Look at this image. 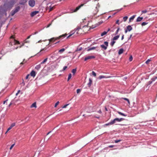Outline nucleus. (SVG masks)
Here are the masks:
<instances>
[{
  "label": "nucleus",
  "mask_w": 157,
  "mask_h": 157,
  "mask_svg": "<svg viewBox=\"0 0 157 157\" xmlns=\"http://www.w3.org/2000/svg\"><path fill=\"white\" fill-rule=\"evenodd\" d=\"M96 26L95 25H91L90 23H88L87 25H85L83 27L82 29L85 33L87 32L91 29L95 28Z\"/></svg>",
  "instance_id": "nucleus-1"
},
{
  "label": "nucleus",
  "mask_w": 157,
  "mask_h": 157,
  "mask_svg": "<svg viewBox=\"0 0 157 157\" xmlns=\"http://www.w3.org/2000/svg\"><path fill=\"white\" fill-rule=\"evenodd\" d=\"M67 34H63L62 35L60 36H59L58 37H53L50 39L48 40L49 41V43H54L55 42L56 40H59L60 39H63L67 36Z\"/></svg>",
  "instance_id": "nucleus-2"
},
{
  "label": "nucleus",
  "mask_w": 157,
  "mask_h": 157,
  "mask_svg": "<svg viewBox=\"0 0 157 157\" xmlns=\"http://www.w3.org/2000/svg\"><path fill=\"white\" fill-rule=\"evenodd\" d=\"M98 12V10L97 7L95 9V10H94V11H93V15L94 16H95L96 17H99L101 15L103 14V13H98V15H97V13Z\"/></svg>",
  "instance_id": "nucleus-3"
},
{
  "label": "nucleus",
  "mask_w": 157,
  "mask_h": 157,
  "mask_svg": "<svg viewBox=\"0 0 157 157\" xmlns=\"http://www.w3.org/2000/svg\"><path fill=\"white\" fill-rule=\"evenodd\" d=\"M20 6L17 7L14 10L11 11L10 14L11 16H13L17 12L20 10Z\"/></svg>",
  "instance_id": "nucleus-4"
},
{
  "label": "nucleus",
  "mask_w": 157,
  "mask_h": 157,
  "mask_svg": "<svg viewBox=\"0 0 157 157\" xmlns=\"http://www.w3.org/2000/svg\"><path fill=\"white\" fill-rule=\"evenodd\" d=\"M108 46V42L107 41H105L104 42V44L101 45L100 47L103 50H106Z\"/></svg>",
  "instance_id": "nucleus-5"
},
{
  "label": "nucleus",
  "mask_w": 157,
  "mask_h": 157,
  "mask_svg": "<svg viewBox=\"0 0 157 157\" xmlns=\"http://www.w3.org/2000/svg\"><path fill=\"white\" fill-rule=\"evenodd\" d=\"M35 4V1L34 0H29V4L31 7H33Z\"/></svg>",
  "instance_id": "nucleus-6"
},
{
  "label": "nucleus",
  "mask_w": 157,
  "mask_h": 157,
  "mask_svg": "<svg viewBox=\"0 0 157 157\" xmlns=\"http://www.w3.org/2000/svg\"><path fill=\"white\" fill-rule=\"evenodd\" d=\"M95 58V57L94 56H88L86 57L84 59L85 61H86L88 59H94Z\"/></svg>",
  "instance_id": "nucleus-7"
},
{
  "label": "nucleus",
  "mask_w": 157,
  "mask_h": 157,
  "mask_svg": "<svg viewBox=\"0 0 157 157\" xmlns=\"http://www.w3.org/2000/svg\"><path fill=\"white\" fill-rule=\"evenodd\" d=\"M39 12L38 11H35L32 12L31 14L30 15L31 17H33L35 15H36L37 14L39 13Z\"/></svg>",
  "instance_id": "nucleus-8"
},
{
  "label": "nucleus",
  "mask_w": 157,
  "mask_h": 157,
  "mask_svg": "<svg viewBox=\"0 0 157 157\" xmlns=\"http://www.w3.org/2000/svg\"><path fill=\"white\" fill-rule=\"evenodd\" d=\"M84 5V4H82L78 6L77 7L76 9L74 10V12H76L82 6H83Z\"/></svg>",
  "instance_id": "nucleus-9"
},
{
  "label": "nucleus",
  "mask_w": 157,
  "mask_h": 157,
  "mask_svg": "<svg viewBox=\"0 0 157 157\" xmlns=\"http://www.w3.org/2000/svg\"><path fill=\"white\" fill-rule=\"evenodd\" d=\"M80 30H81V28L79 27H77L75 29V32H74L73 33H75V32H76V34H79L78 32V31Z\"/></svg>",
  "instance_id": "nucleus-10"
},
{
  "label": "nucleus",
  "mask_w": 157,
  "mask_h": 157,
  "mask_svg": "<svg viewBox=\"0 0 157 157\" xmlns=\"http://www.w3.org/2000/svg\"><path fill=\"white\" fill-rule=\"evenodd\" d=\"M31 36H32V35H30V36H28L27 37V38L24 40V43L22 44V45L21 46L24 45V43H29V42H30L29 41L27 40V39H29L30 37Z\"/></svg>",
  "instance_id": "nucleus-11"
},
{
  "label": "nucleus",
  "mask_w": 157,
  "mask_h": 157,
  "mask_svg": "<svg viewBox=\"0 0 157 157\" xmlns=\"http://www.w3.org/2000/svg\"><path fill=\"white\" fill-rule=\"evenodd\" d=\"M27 2V0H21L19 4L21 5H24Z\"/></svg>",
  "instance_id": "nucleus-12"
},
{
  "label": "nucleus",
  "mask_w": 157,
  "mask_h": 157,
  "mask_svg": "<svg viewBox=\"0 0 157 157\" xmlns=\"http://www.w3.org/2000/svg\"><path fill=\"white\" fill-rule=\"evenodd\" d=\"M111 77L110 76H109L108 77H106L104 75H100L98 77L99 79H101L103 78H110Z\"/></svg>",
  "instance_id": "nucleus-13"
},
{
  "label": "nucleus",
  "mask_w": 157,
  "mask_h": 157,
  "mask_svg": "<svg viewBox=\"0 0 157 157\" xmlns=\"http://www.w3.org/2000/svg\"><path fill=\"white\" fill-rule=\"evenodd\" d=\"M36 74L35 72L33 70L31 71L30 74L31 76L33 77H34L35 76Z\"/></svg>",
  "instance_id": "nucleus-14"
},
{
  "label": "nucleus",
  "mask_w": 157,
  "mask_h": 157,
  "mask_svg": "<svg viewBox=\"0 0 157 157\" xmlns=\"http://www.w3.org/2000/svg\"><path fill=\"white\" fill-rule=\"evenodd\" d=\"M92 81L90 78L89 79V82L88 83V85L89 87H90L92 83Z\"/></svg>",
  "instance_id": "nucleus-15"
},
{
  "label": "nucleus",
  "mask_w": 157,
  "mask_h": 157,
  "mask_svg": "<svg viewBox=\"0 0 157 157\" xmlns=\"http://www.w3.org/2000/svg\"><path fill=\"white\" fill-rule=\"evenodd\" d=\"M115 119L116 121L120 122L124 120V119L123 118H115Z\"/></svg>",
  "instance_id": "nucleus-16"
},
{
  "label": "nucleus",
  "mask_w": 157,
  "mask_h": 157,
  "mask_svg": "<svg viewBox=\"0 0 157 157\" xmlns=\"http://www.w3.org/2000/svg\"><path fill=\"white\" fill-rule=\"evenodd\" d=\"M30 108H36V102H34L30 106Z\"/></svg>",
  "instance_id": "nucleus-17"
},
{
  "label": "nucleus",
  "mask_w": 157,
  "mask_h": 157,
  "mask_svg": "<svg viewBox=\"0 0 157 157\" xmlns=\"http://www.w3.org/2000/svg\"><path fill=\"white\" fill-rule=\"evenodd\" d=\"M136 16L135 15H134L132 16V17H131L129 19V22H131L132 21L134 18H135V17Z\"/></svg>",
  "instance_id": "nucleus-18"
},
{
  "label": "nucleus",
  "mask_w": 157,
  "mask_h": 157,
  "mask_svg": "<svg viewBox=\"0 0 157 157\" xmlns=\"http://www.w3.org/2000/svg\"><path fill=\"white\" fill-rule=\"evenodd\" d=\"M127 29L128 31H130L132 29V28L131 25H128L127 27Z\"/></svg>",
  "instance_id": "nucleus-19"
},
{
  "label": "nucleus",
  "mask_w": 157,
  "mask_h": 157,
  "mask_svg": "<svg viewBox=\"0 0 157 157\" xmlns=\"http://www.w3.org/2000/svg\"><path fill=\"white\" fill-rule=\"evenodd\" d=\"M143 19V17H138L136 19V21L137 22L140 21Z\"/></svg>",
  "instance_id": "nucleus-20"
},
{
  "label": "nucleus",
  "mask_w": 157,
  "mask_h": 157,
  "mask_svg": "<svg viewBox=\"0 0 157 157\" xmlns=\"http://www.w3.org/2000/svg\"><path fill=\"white\" fill-rule=\"evenodd\" d=\"M124 52V50L122 49H121L119 50L118 53L119 55L122 54Z\"/></svg>",
  "instance_id": "nucleus-21"
},
{
  "label": "nucleus",
  "mask_w": 157,
  "mask_h": 157,
  "mask_svg": "<svg viewBox=\"0 0 157 157\" xmlns=\"http://www.w3.org/2000/svg\"><path fill=\"white\" fill-rule=\"evenodd\" d=\"M41 67L40 64H39L36 66L35 68L37 70H38Z\"/></svg>",
  "instance_id": "nucleus-22"
},
{
  "label": "nucleus",
  "mask_w": 157,
  "mask_h": 157,
  "mask_svg": "<svg viewBox=\"0 0 157 157\" xmlns=\"http://www.w3.org/2000/svg\"><path fill=\"white\" fill-rule=\"evenodd\" d=\"M117 113H118L120 115H122V116H125V117H126L127 116L126 115H125L123 113H122L121 112H120L118 111Z\"/></svg>",
  "instance_id": "nucleus-23"
},
{
  "label": "nucleus",
  "mask_w": 157,
  "mask_h": 157,
  "mask_svg": "<svg viewBox=\"0 0 157 157\" xmlns=\"http://www.w3.org/2000/svg\"><path fill=\"white\" fill-rule=\"evenodd\" d=\"M119 37V35H117V36H114L113 38V40H114L118 39V38Z\"/></svg>",
  "instance_id": "nucleus-24"
},
{
  "label": "nucleus",
  "mask_w": 157,
  "mask_h": 157,
  "mask_svg": "<svg viewBox=\"0 0 157 157\" xmlns=\"http://www.w3.org/2000/svg\"><path fill=\"white\" fill-rule=\"evenodd\" d=\"M116 122V120H115V119L111 121L110 122V124H113L114 123H115Z\"/></svg>",
  "instance_id": "nucleus-25"
},
{
  "label": "nucleus",
  "mask_w": 157,
  "mask_h": 157,
  "mask_svg": "<svg viewBox=\"0 0 157 157\" xmlns=\"http://www.w3.org/2000/svg\"><path fill=\"white\" fill-rule=\"evenodd\" d=\"M107 33V32H106V31H104V32L101 33V36H102L104 35H106Z\"/></svg>",
  "instance_id": "nucleus-26"
},
{
  "label": "nucleus",
  "mask_w": 157,
  "mask_h": 157,
  "mask_svg": "<svg viewBox=\"0 0 157 157\" xmlns=\"http://www.w3.org/2000/svg\"><path fill=\"white\" fill-rule=\"evenodd\" d=\"M76 71V69H74L72 70L71 72L73 73V75L75 74Z\"/></svg>",
  "instance_id": "nucleus-27"
},
{
  "label": "nucleus",
  "mask_w": 157,
  "mask_h": 157,
  "mask_svg": "<svg viewBox=\"0 0 157 157\" xmlns=\"http://www.w3.org/2000/svg\"><path fill=\"white\" fill-rule=\"evenodd\" d=\"M65 50V49L64 48H63L59 50V52H60V53H62V52H64Z\"/></svg>",
  "instance_id": "nucleus-28"
},
{
  "label": "nucleus",
  "mask_w": 157,
  "mask_h": 157,
  "mask_svg": "<svg viewBox=\"0 0 157 157\" xmlns=\"http://www.w3.org/2000/svg\"><path fill=\"white\" fill-rule=\"evenodd\" d=\"M26 62H27L26 60H25V59H24V60H23V61L22 62H21V63L20 64L21 65H23L24 63H26Z\"/></svg>",
  "instance_id": "nucleus-29"
},
{
  "label": "nucleus",
  "mask_w": 157,
  "mask_h": 157,
  "mask_svg": "<svg viewBox=\"0 0 157 157\" xmlns=\"http://www.w3.org/2000/svg\"><path fill=\"white\" fill-rule=\"evenodd\" d=\"M48 58L45 59L40 64H43L45 63L47 60Z\"/></svg>",
  "instance_id": "nucleus-30"
},
{
  "label": "nucleus",
  "mask_w": 157,
  "mask_h": 157,
  "mask_svg": "<svg viewBox=\"0 0 157 157\" xmlns=\"http://www.w3.org/2000/svg\"><path fill=\"white\" fill-rule=\"evenodd\" d=\"M122 98L124 99V100L127 101L128 104L129 105L130 104V102L128 99L126 98Z\"/></svg>",
  "instance_id": "nucleus-31"
},
{
  "label": "nucleus",
  "mask_w": 157,
  "mask_h": 157,
  "mask_svg": "<svg viewBox=\"0 0 157 157\" xmlns=\"http://www.w3.org/2000/svg\"><path fill=\"white\" fill-rule=\"evenodd\" d=\"M115 43V41H114L113 40L112 41L111 43H110V45H111L113 47V46L114 44Z\"/></svg>",
  "instance_id": "nucleus-32"
},
{
  "label": "nucleus",
  "mask_w": 157,
  "mask_h": 157,
  "mask_svg": "<svg viewBox=\"0 0 157 157\" xmlns=\"http://www.w3.org/2000/svg\"><path fill=\"white\" fill-rule=\"evenodd\" d=\"M128 18V17L127 16H125L123 18V19L124 21L125 22L126 21Z\"/></svg>",
  "instance_id": "nucleus-33"
},
{
  "label": "nucleus",
  "mask_w": 157,
  "mask_h": 157,
  "mask_svg": "<svg viewBox=\"0 0 157 157\" xmlns=\"http://www.w3.org/2000/svg\"><path fill=\"white\" fill-rule=\"evenodd\" d=\"M71 77V74H69L68 75V78L67 79V81H68Z\"/></svg>",
  "instance_id": "nucleus-34"
},
{
  "label": "nucleus",
  "mask_w": 157,
  "mask_h": 157,
  "mask_svg": "<svg viewBox=\"0 0 157 157\" xmlns=\"http://www.w3.org/2000/svg\"><path fill=\"white\" fill-rule=\"evenodd\" d=\"M54 6H53V7H51V6H50V8H49V12L51 11L52 10H53L54 9Z\"/></svg>",
  "instance_id": "nucleus-35"
},
{
  "label": "nucleus",
  "mask_w": 157,
  "mask_h": 157,
  "mask_svg": "<svg viewBox=\"0 0 157 157\" xmlns=\"http://www.w3.org/2000/svg\"><path fill=\"white\" fill-rule=\"evenodd\" d=\"M151 61V59H148L146 61L145 63L147 64H148Z\"/></svg>",
  "instance_id": "nucleus-36"
},
{
  "label": "nucleus",
  "mask_w": 157,
  "mask_h": 157,
  "mask_svg": "<svg viewBox=\"0 0 157 157\" xmlns=\"http://www.w3.org/2000/svg\"><path fill=\"white\" fill-rule=\"evenodd\" d=\"M82 48L80 47H78L77 49V51H80L82 50Z\"/></svg>",
  "instance_id": "nucleus-37"
},
{
  "label": "nucleus",
  "mask_w": 157,
  "mask_h": 157,
  "mask_svg": "<svg viewBox=\"0 0 157 157\" xmlns=\"http://www.w3.org/2000/svg\"><path fill=\"white\" fill-rule=\"evenodd\" d=\"M95 48V47H92V48H89V49H88L87 50H88V51H91L92 50H94V49Z\"/></svg>",
  "instance_id": "nucleus-38"
},
{
  "label": "nucleus",
  "mask_w": 157,
  "mask_h": 157,
  "mask_svg": "<svg viewBox=\"0 0 157 157\" xmlns=\"http://www.w3.org/2000/svg\"><path fill=\"white\" fill-rule=\"evenodd\" d=\"M92 75H94V77H96V73L94 71H92Z\"/></svg>",
  "instance_id": "nucleus-39"
},
{
  "label": "nucleus",
  "mask_w": 157,
  "mask_h": 157,
  "mask_svg": "<svg viewBox=\"0 0 157 157\" xmlns=\"http://www.w3.org/2000/svg\"><path fill=\"white\" fill-rule=\"evenodd\" d=\"M147 23H146L145 22H143L142 23L141 25L142 26H144V25H147Z\"/></svg>",
  "instance_id": "nucleus-40"
},
{
  "label": "nucleus",
  "mask_w": 157,
  "mask_h": 157,
  "mask_svg": "<svg viewBox=\"0 0 157 157\" xmlns=\"http://www.w3.org/2000/svg\"><path fill=\"white\" fill-rule=\"evenodd\" d=\"M59 101H58L55 104V107H56L57 106V105L59 104Z\"/></svg>",
  "instance_id": "nucleus-41"
},
{
  "label": "nucleus",
  "mask_w": 157,
  "mask_h": 157,
  "mask_svg": "<svg viewBox=\"0 0 157 157\" xmlns=\"http://www.w3.org/2000/svg\"><path fill=\"white\" fill-rule=\"evenodd\" d=\"M132 56H130L129 58V60L130 61H131L132 60Z\"/></svg>",
  "instance_id": "nucleus-42"
},
{
  "label": "nucleus",
  "mask_w": 157,
  "mask_h": 157,
  "mask_svg": "<svg viewBox=\"0 0 157 157\" xmlns=\"http://www.w3.org/2000/svg\"><path fill=\"white\" fill-rule=\"evenodd\" d=\"M15 125V123H12L11 126H10L12 128V127H13Z\"/></svg>",
  "instance_id": "nucleus-43"
},
{
  "label": "nucleus",
  "mask_w": 157,
  "mask_h": 157,
  "mask_svg": "<svg viewBox=\"0 0 157 157\" xmlns=\"http://www.w3.org/2000/svg\"><path fill=\"white\" fill-rule=\"evenodd\" d=\"M121 141V140H116L115 141V143H117L119 142H120V141Z\"/></svg>",
  "instance_id": "nucleus-44"
},
{
  "label": "nucleus",
  "mask_w": 157,
  "mask_h": 157,
  "mask_svg": "<svg viewBox=\"0 0 157 157\" xmlns=\"http://www.w3.org/2000/svg\"><path fill=\"white\" fill-rule=\"evenodd\" d=\"M81 92V90L80 89H78L76 90V92L77 94Z\"/></svg>",
  "instance_id": "nucleus-45"
},
{
  "label": "nucleus",
  "mask_w": 157,
  "mask_h": 157,
  "mask_svg": "<svg viewBox=\"0 0 157 157\" xmlns=\"http://www.w3.org/2000/svg\"><path fill=\"white\" fill-rule=\"evenodd\" d=\"M14 41H15V44H20L19 42L18 41L16 40H14Z\"/></svg>",
  "instance_id": "nucleus-46"
},
{
  "label": "nucleus",
  "mask_w": 157,
  "mask_h": 157,
  "mask_svg": "<svg viewBox=\"0 0 157 157\" xmlns=\"http://www.w3.org/2000/svg\"><path fill=\"white\" fill-rule=\"evenodd\" d=\"M15 145V144H13L10 147V150H11L12 149V148H13V147L14 146V145Z\"/></svg>",
  "instance_id": "nucleus-47"
},
{
  "label": "nucleus",
  "mask_w": 157,
  "mask_h": 157,
  "mask_svg": "<svg viewBox=\"0 0 157 157\" xmlns=\"http://www.w3.org/2000/svg\"><path fill=\"white\" fill-rule=\"evenodd\" d=\"M119 29H120L119 28H118L117 30L116 31V32L115 34H117L118 33V31H119Z\"/></svg>",
  "instance_id": "nucleus-48"
},
{
  "label": "nucleus",
  "mask_w": 157,
  "mask_h": 157,
  "mask_svg": "<svg viewBox=\"0 0 157 157\" xmlns=\"http://www.w3.org/2000/svg\"><path fill=\"white\" fill-rule=\"evenodd\" d=\"M147 10H142V12L143 13H146L147 12Z\"/></svg>",
  "instance_id": "nucleus-49"
},
{
  "label": "nucleus",
  "mask_w": 157,
  "mask_h": 157,
  "mask_svg": "<svg viewBox=\"0 0 157 157\" xmlns=\"http://www.w3.org/2000/svg\"><path fill=\"white\" fill-rule=\"evenodd\" d=\"M67 66H64L63 67V71H64L67 68Z\"/></svg>",
  "instance_id": "nucleus-50"
},
{
  "label": "nucleus",
  "mask_w": 157,
  "mask_h": 157,
  "mask_svg": "<svg viewBox=\"0 0 157 157\" xmlns=\"http://www.w3.org/2000/svg\"><path fill=\"white\" fill-rule=\"evenodd\" d=\"M69 105V104H66V105H64V106H63L62 107V108H66L67 106Z\"/></svg>",
  "instance_id": "nucleus-51"
},
{
  "label": "nucleus",
  "mask_w": 157,
  "mask_h": 157,
  "mask_svg": "<svg viewBox=\"0 0 157 157\" xmlns=\"http://www.w3.org/2000/svg\"><path fill=\"white\" fill-rule=\"evenodd\" d=\"M116 24H117L118 25H119L120 24V23L119 22V20H117V21H116Z\"/></svg>",
  "instance_id": "nucleus-52"
},
{
  "label": "nucleus",
  "mask_w": 157,
  "mask_h": 157,
  "mask_svg": "<svg viewBox=\"0 0 157 157\" xmlns=\"http://www.w3.org/2000/svg\"><path fill=\"white\" fill-rule=\"evenodd\" d=\"M157 77H155L154 78H152V79L153 81H155V79H157Z\"/></svg>",
  "instance_id": "nucleus-53"
},
{
  "label": "nucleus",
  "mask_w": 157,
  "mask_h": 157,
  "mask_svg": "<svg viewBox=\"0 0 157 157\" xmlns=\"http://www.w3.org/2000/svg\"><path fill=\"white\" fill-rule=\"evenodd\" d=\"M114 147V145H109V148L113 147Z\"/></svg>",
  "instance_id": "nucleus-54"
},
{
  "label": "nucleus",
  "mask_w": 157,
  "mask_h": 157,
  "mask_svg": "<svg viewBox=\"0 0 157 157\" xmlns=\"http://www.w3.org/2000/svg\"><path fill=\"white\" fill-rule=\"evenodd\" d=\"M12 128L10 126L7 130V132H8Z\"/></svg>",
  "instance_id": "nucleus-55"
},
{
  "label": "nucleus",
  "mask_w": 157,
  "mask_h": 157,
  "mask_svg": "<svg viewBox=\"0 0 157 157\" xmlns=\"http://www.w3.org/2000/svg\"><path fill=\"white\" fill-rule=\"evenodd\" d=\"M29 74H28V75H27V76L26 77V79H28V78H29Z\"/></svg>",
  "instance_id": "nucleus-56"
},
{
  "label": "nucleus",
  "mask_w": 157,
  "mask_h": 157,
  "mask_svg": "<svg viewBox=\"0 0 157 157\" xmlns=\"http://www.w3.org/2000/svg\"><path fill=\"white\" fill-rule=\"evenodd\" d=\"M13 104V102H12V101H11L10 103V104L9 105V107H10L12 105V104Z\"/></svg>",
  "instance_id": "nucleus-57"
},
{
  "label": "nucleus",
  "mask_w": 157,
  "mask_h": 157,
  "mask_svg": "<svg viewBox=\"0 0 157 157\" xmlns=\"http://www.w3.org/2000/svg\"><path fill=\"white\" fill-rule=\"evenodd\" d=\"M105 125H112V124H110V122H109L108 123L105 124Z\"/></svg>",
  "instance_id": "nucleus-58"
},
{
  "label": "nucleus",
  "mask_w": 157,
  "mask_h": 157,
  "mask_svg": "<svg viewBox=\"0 0 157 157\" xmlns=\"http://www.w3.org/2000/svg\"><path fill=\"white\" fill-rule=\"evenodd\" d=\"M8 99L4 101L3 102V104H5L6 102H7V101H8Z\"/></svg>",
  "instance_id": "nucleus-59"
},
{
  "label": "nucleus",
  "mask_w": 157,
  "mask_h": 157,
  "mask_svg": "<svg viewBox=\"0 0 157 157\" xmlns=\"http://www.w3.org/2000/svg\"><path fill=\"white\" fill-rule=\"evenodd\" d=\"M73 34V33L71 34H70V35H69V36H68L67 37V38H68L70 36H71L72 35V34Z\"/></svg>",
  "instance_id": "nucleus-60"
},
{
  "label": "nucleus",
  "mask_w": 157,
  "mask_h": 157,
  "mask_svg": "<svg viewBox=\"0 0 157 157\" xmlns=\"http://www.w3.org/2000/svg\"><path fill=\"white\" fill-rule=\"evenodd\" d=\"M51 25V24H49L47 26V28L49 27Z\"/></svg>",
  "instance_id": "nucleus-61"
},
{
  "label": "nucleus",
  "mask_w": 157,
  "mask_h": 157,
  "mask_svg": "<svg viewBox=\"0 0 157 157\" xmlns=\"http://www.w3.org/2000/svg\"><path fill=\"white\" fill-rule=\"evenodd\" d=\"M38 33V32H35L34 33H33L32 34V35H35V34H36V33Z\"/></svg>",
  "instance_id": "nucleus-62"
},
{
  "label": "nucleus",
  "mask_w": 157,
  "mask_h": 157,
  "mask_svg": "<svg viewBox=\"0 0 157 157\" xmlns=\"http://www.w3.org/2000/svg\"><path fill=\"white\" fill-rule=\"evenodd\" d=\"M124 38V35H123L121 37V40H123Z\"/></svg>",
  "instance_id": "nucleus-63"
},
{
  "label": "nucleus",
  "mask_w": 157,
  "mask_h": 157,
  "mask_svg": "<svg viewBox=\"0 0 157 157\" xmlns=\"http://www.w3.org/2000/svg\"><path fill=\"white\" fill-rule=\"evenodd\" d=\"M98 113H101V110H99L98 111Z\"/></svg>",
  "instance_id": "nucleus-64"
}]
</instances>
